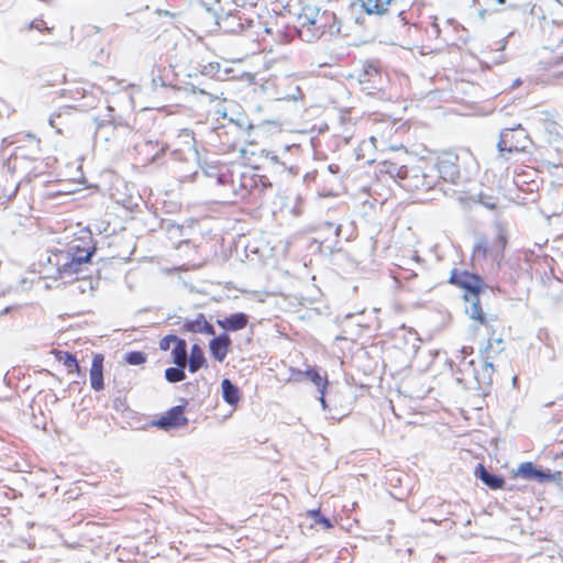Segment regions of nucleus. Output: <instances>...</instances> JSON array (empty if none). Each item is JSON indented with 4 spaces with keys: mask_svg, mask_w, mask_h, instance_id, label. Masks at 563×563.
I'll return each mask as SVG.
<instances>
[{
    "mask_svg": "<svg viewBox=\"0 0 563 563\" xmlns=\"http://www.w3.org/2000/svg\"><path fill=\"white\" fill-rule=\"evenodd\" d=\"M220 186L239 199H246L256 192L261 194L271 186L266 176L258 175L257 169L242 163L223 166L217 177Z\"/></svg>",
    "mask_w": 563,
    "mask_h": 563,
    "instance_id": "nucleus-1",
    "label": "nucleus"
},
{
    "mask_svg": "<svg viewBox=\"0 0 563 563\" xmlns=\"http://www.w3.org/2000/svg\"><path fill=\"white\" fill-rule=\"evenodd\" d=\"M449 284L463 290V300L467 305L465 313L476 325H487L493 318L484 311L481 295L486 288L482 276L466 269L454 268L450 273Z\"/></svg>",
    "mask_w": 563,
    "mask_h": 563,
    "instance_id": "nucleus-2",
    "label": "nucleus"
},
{
    "mask_svg": "<svg viewBox=\"0 0 563 563\" xmlns=\"http://www.w3.org/2000/svg\"><path fill=\"white\" fill-rule=\"evenodd\" d=\"M434 166L444 181L456 184L463 169L478 168V163L470 148H464L460 153L445 150L438 154Z\"/></svg>",
    "mask_w": 563,
    "mask_h": 563,
    "instance_id": "nucleus-3",
    "label": "nucleus"
},
{
    "mask_svg": "<svg viewBox=\"0 0 563 563\" xmlns=\"http://www.w3.org/2000/svg\"><path fill=\"white\" fill-rule=\"evenodd\" d=\"M509 233L505 223L498 222L494 227V236L482 238L473 247L472 256L477 261H492L499 264L508 244Z\"/></svg>",
    "mask_w": 563,
    "mask_h": 563,
    "instance_id": "nucleus-4",
    "label": "nucleus"
},
{
    "mask_svg": "<svg viewBox=\"0 0 563 563\" xmlns=\"http://www.w3.org/2000/svg\"><path fill=\"white\" fill-rule=\"evenodd\" d=\"M48 263L56 269L54 278L73 280L89 263V253L76 255L66 250H56L49 254Z\"/></svg>",
    "mask_w": 563,
    "mask_h": 563,
    "instance_id": "nucleus-5",
    "label": "nucleus"
},
{
    "mask_svg": "<svg viewBox=\"0 0 563 563\" xmlns=\"http://www.w3.org/2000/svg\"><path fill=\"white\" fill-rule=\"evenodd\" d=\"M529 144V134L521 124H518L515 128L504 129L500 132L497 147L501 154H517L526 152Z\"/></svg>",
    "mask_w": 563,
    "mask_h": 563,
    "instance_id": "nucleus-6",
    "label": "nucleus"
},
{
    "mask_svg": "<svg viewBox=\"0 0 563 563\" xmlns=\"http://www.w3.org/2000/svg\"><path fill=\"white\" fill-rule=\"evenodd\" d=\"M472 354H459V357L461 358L459 364L460 365H466V367L460 368L461 372L468 371L476 380L481 382H492L493 375H494V365L489 361L488 356H485L484 354H478L475 358L467 360L468 356Z\"/></svg>",
    "mask_w": 563,
    "mask_h": 563,
    "instance_id": "nucleus-7",
    "label": "nucleus"
},
{
    "mask_svg": "<svg viewBox=\"0 0 563 563\" xmlns=\"http://www.w3.org/2000/svg\"><path fill=\"white\" fill-rule=\"evenodd\" d=\"M188 424L186 417V405H178L169 408L156 420L152 421V426L164 431L184 428Z\"/></svg>",
    "mask_w": 563,
    "mask_h": 563,
    "instance_id": "nucleus-8",
    "label": "nucleus"
},
{
    "mask_svg": "<svg viewBox=\"0 0 563 563\" xmlns=\"http://www.w3.org/2000/svg\"><path fill=\"white\" fill-rule=\"evenodd\" d=\"M376 175L382 180H404L408 176V168L401 161L388 158L377 165Z\"/></svg>",
    "mask_w": 563,
    "mask_h": 563,
    "instance_id": "nucleus-9",
    "label": "nucleus"
},
{
    "mask_svg": "<svg viewBox=\"0 0 563 563\" xmlns=\"http://www.w3.org/2000/svg\"><path fill=\"white\" fill-rule=\"evenodd\" d=\"M398 128L397 123L391 120H378L373 123L372 135L369 141L374 147H377V143H390Z\"/></svg>",
    "mask_w": 563,
    "mask_h": 563,
    "instance_id": "nucleus-10",
    "label": "nucleus"
},
{
    "mask_svg": "<svg viewBox=\"0 0 563 563\" xmlns=\"http://www.w3.org/2000/svg\"><path fill=\"white\" fill-rule=\"evenodd\" d=\"M303 377L308 378L317 387V389L328 388L329 380L327 373L321 375L314 367H308L306 371L291 369L288 380L299 383Z\"/></svg>",
    "mask_w": 563,
    "mask_h": 563,
    "instance_id": "nucleus-11",
    "label": "nucleus"
},
{
    "mask_svg": "<svg viewBox=\"0 0 563 563\" xmlns=\"http://www.w3.org/2000/svg\"><path fill=\"white\" fill-rule=\"evenodd\" d=\"M65 250L76 255L79 253L85 254L88 252L90 262L92 255L96 252V246L93 245L91 234L89 232H84L81 236L74 239Z\"/></svg>",
    "mask_w": 563,
    "mask_h": 563,
    "instance_id": "nucleus-12",
    "label": "nucleus"
},
{
    "mask_svg": "<svg viewBox=\"0 0 563 563\" xmlns=\"http://www.w3.org/2000/svg\"><path fill=\"white\" fill-rule=\"evenodd\" d=\"M90 385L95 390H102L104 387L103 383V355L95 354V357L91 362L90 373Z\"/></svg>",
    "mask_w": 563,
    "mask_h": 563,
    "instance_id": "nucleus-13",
    "label": "nucleus"
},
{
    "mask_svg": "<svg viewBox=\"0 0 563 563\" xmlns=\"http://www.w3.org/2000/svg\"><path fill=\"white\" fill-rule=\"evenodd\" d=\"M368 14H384L389 9L399 10L398 0H360Z\"/></svg>",
    "mask_w": 563,
    "mask_h": 563,
    "instance_id": "nucleus-14",
    "label": "nucleus"
},
{
    "mask_svg": "<svg viewBox=\"0 0 563 563\" xmlns=\"http://www.w3.org/2000/svg\"><path fill=\"white\" fill-rule=\"evenodd\" d=\"M249 323V316L243 312L230 314L217 321V324L225 331H239Z\"/></svg>",
    "mask_w": 563,
    "mask_h": 563,
    "instance_id": "nucleus-15",
    "label": "nucleus"
},
{
    "mask_svg": "<svg viewBox=\"0 0 563 563\" xmlns=\"http://www.w3.org/2000/svg\"><path fill=\"white\" fill-rule=\"evenodd\" d=\"M475 476L487 485L490 489L504 488L506 482L501 476L489 473L483 464H478L474 471Z\"/></svg>",
    "mask_w": 563,
    "mask_h": 563,
    "instance_id": "nucleus-16",
    "label": "nucleus"
},
{
    "mask_svg": "<svg viewBox=\"0 0 563 563\" xmlns=\"http://www.w3.org/2000/svg\"><path fill=\"white\" fill-rule=\"evenodd\" d=\"M184 329L194 333L199 332L208 335H214L213 325L207 321L202 313H199L194 320L185 321Z\"/></svg>",
    "mask_w": 563,
    "mask_h": 563,
    "instance_id": "nucleus-17",
    "label": "nucleus"
},
{
    "mask_svg": "<svg viewBox=\"0 0 563 563\" xmlns=\"http://www.w3.org/2000/svg\"><path fill=\"white\" fill-rule=\"evenodd\" d=\"M366 330L361 324L349 321L343 325L342 334L336 335L335 339L357 343Z\"/></svg>",
    "mask_w": 563,
    "mask_h": 563,
    "instance_id": "nucleus-18",
    "label": "nucleus"
},
{
    "mask_svg": "<svg viewBox=\"0 0 563 563\" xmlns=\"http://www.w3.org/2000/svg\"><path fill=\"white\" fill-rule=\"evenodd\" d=\"M411 173L412 184L408 185L410 189L427 191L434 186L433 178L426 175L421 169H413Z\"/></svg>",
    "mask_w": 563,
    "mask_h": 563,
    "instance_id": "nucleus-19",
    "label": "nucleus"
},
{
    "mask_svg": "<svg viewBox=\"0 0 563 563\" xmlns=\"http://www.w3.org/2000/svg\"><path fill=\"white\" fill-rule=\"evenodd\" d=\"M223 400L235 407L241 398L240 389L231 383L230 379L225 378L221 383Z\"/></svg>",
    "mask_w": 563,
    "mask_h": 563,
    "instance_id": "nucleus-20",
    "label": "nucleus"
},
{
    "mask_svg": "<svg viewBox=\"0 0 563 563\" xmlns=\"http://www.w3.org/2000/svg\"><path fill=\"white\" fill-rule=\"evenodd\" d=\"M159 347L163 351L187 352L186 341L174 334L164 336L161 340Z\"/></svg>",
    "mask_w": 563,
    "mask_h": 563,
    "instance_id": "nucleus-21",
    "label": "nucleus"
},
{
    "mask_svg": "<svg viewBox=\"0 0 563 563\" xmlns=\"http://www.w3.org/2000/svg\"><path fill=\"white\" fill-rule=\"evenodd\" d=\"M231 345V339L227 333L213 338L209 343L210 352H228Z\"/></svg>",
    "mask_w": 563,
    "mask_h": 563,
    "instance_id": "nucleus-22",
    "label": "nucleus"
},
{
    "mask_svg": "<svg viewBox=\"0 0 563 563\" xmlns=\"http://www.w3.org/2000/svg\"><path fill=\"white\" fill-rule=\"evenodd\" d=\"M537 472L538 470L532 462H523L518 466L515 476H519L525 479H532L537 477Z\"/></svg>",
    "mask_w": 563,
    "mask_h": 563,
    "instance_id": "nucleus-23",
    "label": "nucleus"
},
{
    "mask_svg": "<svg viewBox=\"0 0 563 563\" xmlns=\"http://www.w3.org/2000/svg\"><path fill=\"white\" fill-rule=\"evenodd\" d=\"M537 481L540 483L544 482H554V483H561L563 481V473L561 471H554L550 472L548 471H540L537 472Z\"/></svg>",
    "mask_w": 563,
    "mask_h": 563,
    "instance_id": "nucleus-24",
    "label": "nucleus"
},
{
    "mask_svg": "<svg viewBox=\"0 0 563 563\" xmlns=\"http://www.w3.org/2000/svg\"><path fill=\"white\" fill-rule=\"evenodd\" d=\"M306 516L313 519L316 523L321 525L325 529L333 528L332 522L321 515L320 509H310L307 510Z\"/></svg>",
    "mask_w": 563,
    "mask_h": 563,
    "instance_id": "nucleus-25",
    "label": "nucleus"
},
{
    "mask_svg": "<svg viewBox=\"0 0 563 563\" xmlns=\"http://www.w3.org/2000/svg\"><path fill=\"white\" fill-rule=\"evenodd\" d=\"M548 77L554 82L563 85V58L554 66L549 68Z\"/></svg>",
    "mask_w": 563,
    "mask_h": 563,
    "instance_id": "nucleus-26",
    "label": "nucleus"
},
{
    "mask_svg": "<svg viewBox=\"0 0 563 563\" xmlns=\"http://www.w3.org/2000/svg\"><path fill=\"white\" fill-rule=\"evenodd\" d=\"M165 377L170 383H177L185 379V372L181 368L169 367L165 371Z\"/></svg>",
    "mask_w": 563,
    "mask_h": 563,
    "instance_id": "nucleus-27",
    "label": "nucleus"
},
{
    "mask_svg": "<svg viewBox=\"0 0 563 563\" xmlns=\"http://www.w3.org/2000/svg\"><path fill=\"white\" fill-rule=\"evenodd\" d=\"M64 361V365L67 367L68 373H79V364L74 354H64V357H59Z\"/></svg>",
    "mask_w": 563,
    "mask_h": 563,
    "instance_id": "nucleus-28",
    "label": "nucleus"
},
{
    "mask_svg": "<svg viewBox=\"0 0 563 563\" xmlns=\"http://www.w3.org/2000/svg\"><path fill=\"white\" fill-rule=\"evenodd\" d=\"M203 363H205L203 354H190V358H189L190 372L195 373L202 366Z\"/></svg>",
    "mask_w": 563,
    "mask_h": 563,
    "instance_id": "nucleus-29",
    "label": "nucleus"
},
{
    "mask_svg": "<svg viewBox=\"0 0 563 563\" xmlns=\"http://www.w3.org/2000/svg\"><path fill=\"white\" fill-rule=\"evenodd\" d=\"M126 361L132 365H140L145 362V354H128Z\"/></svg>",
    "mask_w": 563,
    "mask_h": 563,
    "instance_id": "nucleus-30",
    "label": "nucleus"
},
{
    "mask_svg": "<svg viewBox=\"0 0 563 563\" xmlns=\"http://www.w3.org/2000/svg\"><path fill=\"white\" fill-rule=\"evenodd\" d=\"M405 340L411 342V349L413 352H416L419 349V339L416 336V333L407 332L405 333Z\"/></svg>",
    "mask_w": 563,
    "mask_h": 563,
    "instance_id": "nucleus-31",
    "label": "nucleus"
},
{
    "mask_svg": "<svg viewBox=\"0 0 563 563\" xmlns=\"http://www.w3.org/2000/svg\"><path fill=\"white\" fill-rule=\"evenodd\" d=\"M188 354H175L174 363L176 364L177 368H181L184 371L187 362H188Z\"/></svg>",
    "mask_w": 563,
    "mask_h": 563,
    "instance_id": "nucleus-32",
    "label": "nucleus"
},
{
    "mask_svg": "<svg viewBox=\"0 0 563 563\" xmlns=\"http://www.w3.org/2000/svg\"><path fill=\"white\" fill-rule=\"evenodd\" d=\"M427 32L430 34V35H433L435 37H439L440 35V27H439V24L433 21L430 26L427 29Z\"/></svg>",
    "mask_w": 563,
    "mask_h": 563,
    "instance_id": "nucleus-33",
    "label": "nucleus"
},
{
    "mask_svg": "<svg viewBox=\"0 0 563 563\" xmlns=\"http://www.w3.org/2000/svg\"><path fill=\"white\" fill-rule=\"evenodd\" d=\"M318 391L320 394V397H319L320 404L323 409H327V407H328L327 401H325L327 389L321 388V389H318Z\"/></svg>",
    "mask_w": 563,
    "mask_h": 563,
    "instance_id": "nucleus-34",
    "label": "nucleus"
},
{
    "mask_svg": "<svg viewBox=\"0 0 563 563\" xmlns=\"http://www.w3.org/2000/svg\"><path fill=\"white\" fill-rule=\"evenodd\" d=\"M218 362H223L227 354H213Z\"/></svg>",
    "mask_w": 563,
    "mask_h": 563,
    "instance_id": "nucleus-35",
    "label": "nucleus"
},
{
    "mask_svg": "<svg viewBox=\"0 0 563 563\" xmlns=\"http://www.w3.org/2000/svg\"><path fill=\"white\" fill-rule=\"evenodd\" d=\"M191 352H201V349L197 344H195L191 347Z\"/></svg>",
    "mask_w": 563,
    "mask_h": 563,
    "instance_id": "nucleus-36",
    "label": "nucleus"
},
{
    "mask_svg": "<svg viewBox=\"0 0 563 563\" xmlns=\"http://www.w3.org/2000/svg\"><path fill=\"white\" fill-rule=\"evenodd\" d=\"M516 185L519 187L520 186V181H519V178L516 179Z\"/></svg>",
    "mask_w": 563,
    "mask_h": 563,
    "instance_id": "nucleus-37",
    "label": "nucleus"
}]
</instances>
